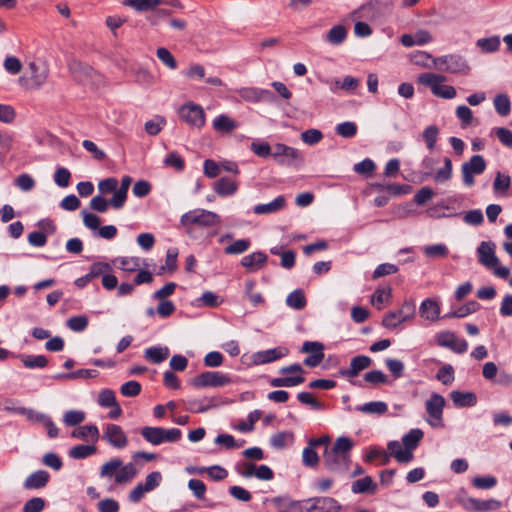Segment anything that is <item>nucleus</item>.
<instances>
[{
    "instance_id": "09e8293b",
    "label": "nucleus",
    "mask_w": 512,
    "mask_h": 512,
    "mask_svg": "<svg viewBox=\"0 0 512 512\" xmlns=\"http://www.w3.org/2000/svg\"><path fill=\"white\" fill-rule=\"evenodd\" d=\"M439 135V129L435 125H430L423 131V139L429 150H433L436 146V142Z\"/></svg>"
},
{
    "instance_id": "5fc2aeb1",
    "label": "nucleus",
    "mask_w": 512,
    "mask_h": 512,
    "mask_svg": "<svg viewBox=\"0 0 512 512\" xmlns=\"http://www.w3.org/2000/svg\"><path fill=\"white\" fill-rule=\"evenodd\" d=\"M297 399L300 403L309 405L312 409L322 410L325 408L324 403L318 401L313 397V395L309 392H300L297 395Z\"/></svg>"
},
{
    "instance_id": "2eb2a0df",
    "label": "nucleus",
    "mask_w": 512,
    "mask_h": 512,
    "mask_svg": "<svg viewBox=\"0 0 512 512\" xmlns=\"http://www.w3.org/2000/svg\"><path fill=\"white\" fill-rule=\"evenodd\" d=\"M288 354V349L285 347H276L264 351H258L252 355V360L255 365H262L276 361Z\"/></svg>"
},
{
    "instance_id": "4c0bfd02",
    "label": "nucleus",
    "mask_w": 512,
    "mask_h": 512,
    "mask_svg": "<svg viewBox=\"0 0 512 512\" xmlns=\"http://www.w3.org/2000/svg\"><path fill=\"white\" fill-rule=\"evenodd\" d=\"M94 445H76L69 450V456L73 459H85L96 453Z\"/></svg>"
},
{
    "instance_id": "a211bd4d",
    "label": "nucleus",
    "mask_w": 512,
    "mask_h": 512,
    "mask_svg": "<svg viewBox=\"0 0 512 512\" xmlns=\"http://www.w3.org/2000/svg\"><path fill=\"white\" fill-rule=\"evenodd\" d=\"M50 475L45 470H38L30 474L24 481V488L27 490L44 488L49 482Z\"/></svg>"
},
{
    "instance_id": "bf43d9fd",
    "label": "nucleus",
    "mask_w": 512,
    "mask_h": 512,
    "mask_svg": "<svg viewBox=\"0 0 512 512\" xmlns=\"http://www.w3.org/2000/svg\"><path fill=\"white\" fill-rule=\"evenodd\" d=\"M511 185V178L509 175L498 172L493 182L495 192H506Z\"/></svg>"
},
{
    "instance_id": "79ce46f5",
    "label": "nucleus",
    "mask_w": 512,
    "mask_h": 512,
    "mask_svg": "<svg viewBox=\"0 0 512 512\" xmlns=\"http://www.w3.org/2000/svg\"><path fill=\"white\" fill-rule=\"evenodd\" d=\"M359 411L367 414H378L382 415L388 410V406L383 401H372L363 404L358 408Z\"/></svg>"
},
{
    "instance_id": "c756f323",
    "label": "nucleus",
    "mask_w": 512,
    "mask_h": 512,
    "mask_svg": "<svg viewBox=\"0 0 512 512\" xmlns=\"http://www.w3.org/2000/svg\"><path fill=\"white\" fill-rule=\"evenodd\" d=\"M163 2V0H125L123 4L134 8L138 12H144L155 9Z\"/></svg>"
},
{
    "instance_id": "13d9d810",
    "label": "nucleus",
    "mask_w": 512,
    "mask_h": 512,
    "mask_svg": "<svg viewBox=\"0 0 512 512\" xmlns=\"http://www.w3.org/2000/svg\"><path fill=\"white\" fill-rule=\"evenodd\" d=\"M67 326L69 329L75 332H82L88 326V318L84 315L73 316L68 319Z\"/></svg>"
},
{
    "instance_id": "6e6d98bb",
    "label": "nucleus",
    "mask_w": 512,
    "mask_h": 512,
    "mask_svg": "<svg viewBox=\"0 0 512 512\" xmlns=\"http://www.w3.org/2000/svg\"><path fill=\"white\" fill-rule=\"evenodd\" d=\"M436 379L444 385H449L454 381V368L450 364L442 366L437 374Z\"/></svg>"
},
{
    "instance_id": "69168bd1",
    "label": "nucleus",
    "mask_w": 512,
    "mask_h": 512,
    "mask_svg": "<svg viewBox=\"0 0 512 512\" xmlns=\"http://www.w3.org/2000/svg\"><path fill=\"white\" fill-rule=\"evenodd\" d=\"M376 168L375 163L369 159L366 158L362 160L361 162L354 165V171L361 175L370 176L374 172Z\"/></svg>"
},
{
    "instance_id": "f8f14e48",
    "label": "nucleus",
    "mask_w": 512,
    "mask_h": 512,
    "mask_svg": "<svg viewBox=\"0 0 512 512\" xmlns=\"http://www.w3.org/2000/svg\"><path fill=\"white\" fill-rule=\"evenodd\" d=\"M272 157L281 165H292L301 158L297 149L282 143L274 145Z\"/></svg>"
},
{
    "instance_id": "8fccbe9b",
    "label": "nucleus",
    "mask_w": 512,
    "mask_h": 512,
    "mask_svg": "<svg viewBox=\"0 0 512 512\" xmlns=\"http://www.w3.org/2000/svg\"><path fill=\"white\" fill-rule=\"evenodd\" d=\"M423 252L429 258H444L448 255V248L445 244H434L424 247Z\"/></svg>"
},
{
    "instance_id": "37998d69",
    "label": "nucleus",
    "mask_w": 512,
    "mask_h": 512,
    "mask_svg": "<svg viewBox=\"0 0 512 512\" xmlns=\"http://www.w3.org/2000/svg\"><path fill=\"white\" fill-rule=\"evenodd\" d=\"M160 445L163 443H175L181 439L182 432L178 428H162L160 427Z\"/></svg>"
},
{
    "instance_id": "7ed1b4c3",
    "label": "nucleus",
    "mask_w": 512,
    "mask_h": 512,
    "mask_svg": "<svg viewBox=\"0 0 512 512\" xmlns=\"http://www.w3.org/2000/svg\"><path fill=\"white\" fill-rule=\"evenodd\" d=\"M180 222L184 226L197 225L203 228H210L219 225L221 218L215 212L195 209L183 214Z\"/></svg>"
},
{
    "instance_id": "58836bf2",
    "label": "nucleus",
    "mask_w": 512,
    "mask_h": 512,
    "mask_svg": "<svg viewBox=\"0 0 512 512\" xmlns=\"http://www.w3.org/2000/svg\"><path fill=\"white\" fill-rule=\"evenodd\" d=\"M347 36V30L342 25L333 26L327 33L326 39L333 45L341 44Z\"/></svg>"
},
{
    "instance_id": "680f3d73",
    "label": "nucleus",
    "mask_w": 512,
    "mask_h": 512,
    "mask_svg": "<svg viewBox=\"0 0 512 512\" xmlns=\"http://www.w3.org/2000/svg\"><path fill=\"white\" fill-rule=\"evenodd\" d=\"M255 282L252 280H249L245 283V293L248 299L251 301V303L254 306H257L264 302V299L259 292L254 291Z\"/></svg>"
},
{
    "instance_id": "72a5a7b5",
    "label": "nucleus",
    "mask_w": 512,
    "mask_h": 512,
    "mask_svg": "<svg viewBox=\"0 0 512 512\" xmlns=\"http://www.w3.org/2000/svg\"><path fill=\"white\" fill-rule=\"evenodd\" d=\"M115 474V482L117 484H125L131 481L137 474V470L132 463L121 466Z\"/></svg>"
},
{
    "instance_id": "412c9836",
    "label": "nucleus",
    "mask_w": 512,
    "mask_h": 512,
    "mask_svg": "<svg viewBox=\"0 0 512 512\" xmlns=\"http://www.w3.org/2000/svg\"><path fill=\"white\" fill-rule=\"evenodd\" d=\"M351 491L354 494H374L377 491V484L372 477L365 476L352 483Z\"/></svg>"
},
{
    "instance_id": "774afa93",
    "label": "nucleus",
    "mask_w": 512,
    "mask_h": 512,
    "mask_svg": "<svg viewBox=\"0 0 512 512\" xmlns=\"http://www.w3.org/2000/svg\"><path fill=\"white\" fill-rule=\"evenodd\" d=\"M44 507L45 500L41 497H34L24 504L23 512H41Z\"/></svg>"
},
{
    "instance_id": "9b49d317",
    "label": "nucleus",
    "mask_w": 512,
    "mask_h": 512,
    "mask_svg": "<svg viewBox=\"0 0 512 512\" xmlns=\"http://www.w3.org/2000/svg\"><path fill=\"white\" fill-rule=\"evenodd\" d=\"M305 512H338L341 505L332 497H315L306 500Z\"/></svg>"
},
{
    "instance_id": "a19ab883",
    "label": "nucleus",
    "mask_w": 512,
    "mask_h": 512,
    "mask_svg": "<svg viewBox=\"0 0 512 512\" xmlns=\"http://www.w3.org/2000/svg\"><path fill=\"white\" fill-rule=\"evenodd\" d=\"M444 166L439 168L434 175V181L437 183H444L452 178V161L450 158L445 157Z\"/></svg>"
},
{
    "instance_id": "a18cd8bd",
    "label": "nucleus",
    "mask_w": 512,
    "mask_h": 512,
    "mask_svg": "<svg viewBox=\"0 0 512 512\" xmlns=\"http://www.w3.org/2000/svg\"><path fill=\"white\" fill-rule=\"evenodd\" d=\"M160 427L145 426L141 429L140 434L150 444L160 445Z\"/></svg>"
},
{
    "instance_id": "bb28decb",
    "label": "nucleus",
    "mask_w": 512,
    "mask_h": 512,
    "mask_svg": "<svg viewBox=\"0 0 512 512\" xmlns=\"http://www.w3.org/2000/svg\"><path fill=\"white\" fill-rule=\"evenodd\" d=\"M168 356V347L153 346L145 350V358L151 363L159 364L166 360Z\"/></svg>"
},
{
    "instance_id": "c9c22d12",
    "label": "nucleus",
    "mask_w": 512,
    "mask_h": 512,
    "mask_svg": "<svg viewBox=\"0 0 512 512\" xmlns=\"http://www.w3.org/2000/svg\"><path fill=\"white\" fill-rule=\"evenodd\" d=\"M500 43L499 36H492L478 39L476 45L483 53H493L499 49Z\"/></svg>"
},
{
    "instance_id": "603ef678",
    "label": "nucleus",
    "mask_w": 512,
    "mask_h": 512,
    "mask_svg": "<svg viewBox=\"0 0 512 512\" xmlns=\"http://www.w3.org/2000/svg\"><path fill=\"white\" fill-rule=\"evenodd\" d=\"M494 106H495L496 111L501 116H506L510 113L511 103H510L508 96H506V95H503V94L497 95L494 99Z\"/></svg>"
},
{
    "instance_id": "0e129e2a",
    "label": "nucleus",
    "mask_w": 512,
    "mask_h": 512,
    "mask_svg": "<svg viewBox=\"0 0 512 512\" xmlns=\"http://www.w3.org/2000/svg\"><path fill=\"white\" fill-rule=\"evenodd\" d=\"M323 138V134L318 129H308L301 134V139L308 145H315Z\"/></svg>"
},
{
    "instance_id": "f704fd0d",
    "label": "nucleus",
    "mask_w": 512,
    "mask_h": 512,
    "mask_svg": "<svg viewBox=\"0 0 512 512\" xmlns=\"http://www.w3.org/2000/svg\"><path fill=\"white\" fill-rule=\"evenodd\" d=\"M294 440V434L290 431L278 432L271 436L270 443L276 449H282L289 444H292Z\"/></svg>"
},
{
    "instance_id": "423d86ee",
    "label": "nucleus",
    "mask_w": 512,
    "mask_h": 512,
    "mask_svg": "<svg viewBox=\"0 0 512 512\" xmlns=\"http://www.w3.org/2000/svg\"><path fill=\"white\" fill-rule=\"evenodd\" d=\"M231 383V377L219 371H205L192 379L195 388L222 387Z\"/></svg>"
},
{
    "instance_id": "de8ad7c7",
    "label": "nucleus",
    "mask_w": 512,
    "mask_h": 512,
    "mask_svg": "<svg viewBox=\"0 0 512 512\" xmlns=\"http://www.w3.org/2000/svg\"><path fill=\"white\" fill-rule=\"evenodd\" d=\"M84 420L85 413L81 410H69L63 416L64 424L69 427L79 425Z\"/></svg>"
},
{
    "instance_id": "6ab92c4d",
    "label": "nucleus",
    "mask_w": 512,
    "mask_h": 512,
    "mask_svg": "<svg viewBox=\"0 0 512 512\" xmlns=\"http://www.w3.org/2000/svg\"><path fill=\"white\" fill-rule=\"evenodd\" d=\"M285 205L286 199L284 196L280 195L269 203L254 206L253 211L257 215L272 214L282 210Z\"/></svg>"
},
{
    "instance_id": "4d7b16f0",
    "label": "nucleus",
    "mask_w": 512,
    "mask_h": 512,
    "mask_svg": "<svg viewBox=\"0 0 512 512\" xmlns=\"http://www.w3.org/2000/svg\"><path fill=\"white\" fill-rule=\"evenodd\" d=\"M336 132L343 138H351L357 133V125L350 121L342 122L336 126Z\"/></svg>"
},
{
    "instance_id": "b1692460",
    "label": "nucleus",
    "mask_w": 512,
    "mask_h": 512,
    "mask_svg": "<svg viewBox=\"0 0 512 512\" xmlns=\"http://www.w3.org/2000/svg\"><path fill=\"white\" fill-rule=\"evenodd\" d=\"M450 397L457 407H473L477 403V397L473 392L452 391Z\"/></svg>"
},
{
    "instance_id": "3c124183",
    "label": "nucleus",
    "mask_w": 512,
    "mask_h": 512,
    "mask_svg": "<svg viewBox=\"0 0 512 512\" xmlns=\"http://www.w3.org/2000/svg\"><path fill=\"white\" fill-rule=\"evenodd\" d=\"M249 239H239L225 248V253L228 255L241 254L247 251L250 247Z\"/></svg>"
},
{
    "instance_id": "f03ea898",
    "label": "nucleus",
    "mask_w": 512,
    "mask_h": 512,
    "mask_svg": "<svg viewBox=\"0 0 512 512\" xmlns=\"http://www.w3.org/2000/svg\"><path fill=\"white\" fill-rule=\"evenodd\" d=\"M48 78V68L43 63L30 62L26 72L19 78V83L27 90H37Z\"/></svg>"
},
{
    "instance_id": "4468645a",
    "label": "nucleus",
    "mask_w": 512,
    "mask_h": 512,
    "mask_svg": "<svg viewBox=\"0 0 512 512\" xmlns=\"http://www.w3.org/2000/svg\"><path fill=\"white\" fill-rule=\"evenodd\" d=\"M445 406V399L438 393H432L430 398L426 401V411L428 415L433 418L437 423L430 422L431 425L437 426L442 420L443 409Z\"/></svg>"
},
{
    "instance_id": "9d476101",
    "label": "nucleus",
    "mask_w": 512,
    "mask_h": 512,
    "mask_svg": "<svg viewBox=\"0 0 512 512\" xmlns=\"http://www.w3.org/2000/svg\"><path fill=\"white\" fill-rule=\"evenodd\" d=\"M102 438L106 440L112 447L123 449L128 444V438L123 429L116 424H106L103 430Z\"/></svg>"
},
{
    "instance_id": "c03bdc74",
    "label": "nucleus",
    "mask_w": 512,
    "mask_h": 512,
    "mask_svg": "<svg viewBox=\"0 0 512 512\" xmlns=\"http://www.w3.org/2000/svg\"><path fill=\"white\" fill-rule=\"evenodd\" d=\"M156 55L158 59L170 70H175L178 67L176 59L167 48H158Z\"/></svg>"
},
{
    "instance_id": "aec40b11",
    "label": "nucleus",
    "mask_w": 512,
    "mask_h": 512,
    "mask_svg": "<svg viewBox=\"0 0 512 512\" xmlns=\"http://www.w3.org/2000/svg\"><path fill=\"white\" fill-rule=\"evenodd\" d=\"M389 454L393 456L399 463H409L413 459V453L407 451L399 441H390L387 444Z\"/></svg>"
},
{
    "instance_id": "1a4fd4ad",
    "label": "nucleus",
    "mask_w": 512,
    "mask_h": 512,
    "mask_svg": "<svg viewBox=\"0 0 512 512\" xmlns=\"http://www.w3.org/2000/svg\"><path fill=\"white\" fill-rule=\"evenodd\" d=\"M486 169V162L481 155H473L468 162L462 164L461 172L466 186L474 185V175L482 174Z\"/></svg>"
},
{
    "instance_id": "39448f33",
    "label": "nucleus",
    "mask_w": 512,
    "mask_h": 512,
    "mask_svg": "<svg viewBox=\"0 0 512 512\" xmlns=\"http://www.w3.org/2000/svg\"><path fill=\"white\" fill-rule=\"evenodd\" d=\"M415 315V303L413 300H406L401 308L388 312L382 320V325L387 329H395L401 323L412 319Z\"/></svg>"
},
{
    "instance_id": "20e7f679",
    "label": "nucleus",
    "mask_w": 512,
    "mask_h": 512,
    "mask_svg": "<svg viewBox=\"0 0 512 512\" xmlns=\"http://www.w3.org/2000/svg\"><path fill=\"white\" fill-rule=\"evenodd\" d=\"M434 66L444 72L467 75L470 66L467 60L458 54H450L433 59Z\"/></svg>"
},
{
    "instance_id": "2f4dec72",
    "label": "nucleus",
    "mask_w": 512,
    "mask_h": 512,
    "mask_svg": "<svg viewBox=\"0 0 512 512\" xmlns=\"http://www.w3.org/2000/svg\"><path fill=\"white\" fill-rule=\"evenodd\" d=\"M305 381V378L302 375L297 376H286V377H276L270 379L269 383L272 387H294L302 384Z\"/></svg>"
},
{
    "instance_id": "e433bc0d",
    "label": "nucleus",
    "mask_w": 512,
    "mask_h": 512,
    "mask_svg": "<svg viewBox=\"0 0 512 512\" xmlns=\"http://www.w3.org/2000/svg\"><path fill=\"white\" fill-rule=\"evenodd\" d=\"M353 446L354 443L349 437L341 436L336 439L334 445L329 450L344 456H350V451Z\"/></svg>"
},
{
    "instance_id": "49530a36",
    "label": "nucleus",
    "mask_w": 512,
    "mask_h": 512,
    "mask_svg": "<svg viewBox=\"0 0 512 512\" xmlns=\"http://www.w3.org/2000/svg\"><path fill=\"white\" fill-rule=\"evenodd\" d=\"M456 501L460 504L466 511L476 512V507L478 504V499L468 497L464 489H461L456 496Z\"/></svg>"
},
{
    "instance_id": "e2e57ef3",
    "label": "nucleus",
    "mask_w": 512,
    "mask_h": 512,
    "mask_svg": "<svg viewBox=\"0 0 512 512\" xmlns=\"http://www.w3.org/2000/svg\"><path fill=\"white\" fill-rule=\"evenodd\" d=\"M121 394L125 397H135L141 392V384L131 380L124 383L120 388Z\"/></svg>"
},
{
    "instance_id": "4be33fe9",
    "label": "nucleus",
    "mask_w": 512,
    "mask_h": 512,
    "mask_svg": "<svg viewBox=\"0 0 512 512\" xmlns=\"http://www.w3.org/2000/svg\"><path fill=\"white\" fill-rule=\"evenodd\" d=\"M214 191L221 197L234 195L238 189L235 181L227 177H222L213 185Z\"/></svg>"
},
{
    "instance_id": "cd10ccee",
    "label": "nucleus",
    "mask_w": 512,
    "mask_h": 512,
    "mask_svg": "<svg viewBox=\"0 0 512 512\" xmlns=\"http://www.w3.org/2000/svg\"><path fill=\"white\" fill-rule=\"evenodd\" d=\"M23 365L29 369L44 368L48 364V360L44 355H25L20 354L17 356Z\"/></svg>"
},
{
    "instance_id": "c85d7f7f",
    "label": "nucleus",
    "mask_w": 512,
    "mask_h": 512,
    "mask_svg": "<svg viewBox=\"0 0 512 512\" xmlns=\"http://www.w3.org/2000/svg\"><path fill=\"white\" fill-rule=\"evenodd\" d=\"M71 436L82 440H87L88 437H91L96 442L100 435L96 425H85L73 430Z\"/></svg>"
},
{
    "instance_id": "ddd939ff",
    "label": "nucleus",
    "mask_w": 512,
    "mask_h": 512,
    "mask_svg": "<svg viewBox=\"0 0 512 512\" xmlns=\"http://www.w3.org/2000/svg\"><path fill=\"white\" fill-rule=\"evenodd\" d=\"M478 261L488 269H492L499 264V259L495 254V244L490 241H482L477 248Z\"/></svg>"
},
{
    "instance_id": "f257e3e1",
    "label": "nucleus",
    "mask_w": 512,
    "mask_h": 512,
    "mask_svg": "<svg viewBox=\"0 0 512 512\" xmlns=\"http://www.w3.org/2000/svg\"><path fill=\"white\" fill-rule=\"evenodd\" d=\"M418 83L428 86L436 97L444 99H453L456 96V90L451 85H444L446 77L435 73H422L417 78Z\"/></svg>"
},
{
    "instance_id": "052dcab7",
    "label": "nucleus",
    "mask_w": 512,
    "mask_h": 512,
    "mask_svg": "<svg viewBox=\"0 0 512 512\" xmlns=\"http://www.w3.org/2000/svg\"><path fill=\"white\" fill-rule=\"evenodd\" d=\"M198 306H206V307H217L220 305L221 301H219V297L211 291L204 292L200 298L197 299Z\"/></svg>"
},
{
    "instance_id": "dca6fc26",
    "label": "nucleus",
    "mask_w": 512,
    "mask_h": 512,
    "mask_svg": "<svg viewBox=\"0 0 512 512\" xmlns=\"http://www.w3.org/2000/svg\"><path fill=\"white\" fill-rule=\"evenodd\" d=\"M372 360L365 355H358L351 359L350 366L347 369L341 370L340 374L347 378L356 377L362 370L370 367Z\"/></svg>"
},
{
    "instance_id": "ea45409f",
    "label": "nucleus",
    "mask_w": 512,
    "mask_h": 512,
    "mask_svg": "<svg viewBox=\"0 0 512 512\" xmlns=\"http://www.w3.org/2000/svg\"><path fill=\"white\" fill-rule=\"evenodd\" d=\"M15 413L24 415L30 422L43 424L45 420H47L48 415L37 412L33 409L26 407H18L15 409Z\"/></svg>"
},
{
    "instance_id": "0eeeda50",
    "label": "nucleus",
    "mask_w": 512,
    "mask_h": 512,
    "mask_svg": "<svg viewBox=\"0 0 512 512\" xmlns=\"http://www.w3.org/2000/svg\"><path fill=\"white\" fill-rule=\"evenodd\" d=\"M179 117L189 126L201 129L205 125L206 117L203 108L195 103H187L180 107Z\"/></svg>"
},
{
    "instance_id": "7c9ffc66",
    "label": "nucleus",
    "mask_w": 512,
    "mask_h": 512,
    "mask_svg": "<svg viewBox=\"0 0 512 512\" xmlns=\"http://www.w3.org/2000/svg\"><path fill=\"white\" fill-rule=\"evenodd\" d=\"M286 304L292 309L302 310L306 307L307 301L302 289L292 291L286 298Z\"/></svg>"
},
{
    "instance_id": "338daca9",
    "label": "nucleus",
    "mask_w": 512,
    "mask_h": 512,
    "mask_svg": "<svg viewBox=\"0 0 512 512\" xmlns=\"http://www.w3.org/2000/svg\"><path fill=\"white\" fill-rule=\"evenodd\" d=\"M250 148L259 157L272 156L273 148L267 142L253 141Z\"/></svg>"
},
{
    "instance_id": "473e14b6",
    "label": "nucleus",
    "mask_w": 512,
    "mask_h": 512,
    "mask_svg": "<svg viewBox=\"0 0 512 512\" xmlns=\"http://www.w3.org/2000/svg\"><path fill=\"white\" fill-rule=\"evenodd\" d=\"M479 309V303L476 301H469L458 309L451 311L444 315L443 318H464Z\"/></svg>"
},
{
    "instance_id": "5701e85b",
    "label": "nucleus",
    "mask_w": 512,
    "mask_h": 512,
    "mask_svg": "<svg viewBox=\"0 0 512 512\" xmlns=\"http://www.w3.org/2000/svg\"><path fill=\"white\" fill-rule=\"evenodd\" d=\"M267 261V255L263 252H253L241 260V265L251 271L260 269Z\"/></svg>"
},
{
    "instance_id": "6e6552de",
    "label": "nucleus",
    "mask_w": 512,
    "mask_h": 512,
    "mask_svg": "<svg viewBox=\"0 0 512 512\" xmlns=\"http://www.w3.org/2000/svg\"><path fill=\"white\" fill-rule=\"evenodd\" d=\"M351 463L350 456H344L326 448L323 455L325 468L334 474H344L348 471Z\"/></svg>"
},
{
    "instance_id": "a878e982",
    "label": "nucleus",
    "mask_w": 512,
    "mask_h": 512,
    "mask_svg": "<svg viewBox=\"0 0 512 512\" xmlns=\"http://www.w3.org/2000/svg\"><path fill=\"white\" fill-rule=\"evenodd\" d=\"M423 436L424 433L421 429H411L407 434L403 436L402 444L407 451L413 453V451L418 447Z\"/></svg>"
},
{
    "instance_id": "864d4df0",
    "label": "nucleus",
    "mask_w": 512,
    "mask_h": 512,
    "mask_svg": "<svg viewBox=\"0 0 512 512\" xmlns=\"http://www.w3.org/2000/svg\"><path fill=\"white\" fill-rule=\"evenodd\" d=\"M122 460L119 458L111 459L110 461L104 463L100 470L101 477H111L113 476L118 469L122 466Z\"/></svg>"
},
{
    "instance_id": "393cba45",
    "label": "nucleus",
    "mask_w": 512,
    "mask_h": 512,
    "mask_svg": "<svg viewBox=\"0 0 512 512\" xmlns=\"http://www.w3.org/2000/svg\"><path fill=\"white\" fill-rule=\"evenodd\" d=\"M213 129L221 133H230L238 127V123L225 114L217 116L212 122Z\"/></svg>"
},
{
    "instance_id": "f3484780",
    "label": "nucleus",
    "mask_w": 512,
    "mask_h": 512,
    "mask_svg": "<svg viewBox=\"0 0 512 512\" xmlns=\"http://www.w3.org/2000/svg\"><path fill=\"white\" fill-rule=\"evenodd\" d=\"M419 314L422 318L435 322L440 319V305L432 298H427L422 301Z\"/></svg>"
}]
</instances>
